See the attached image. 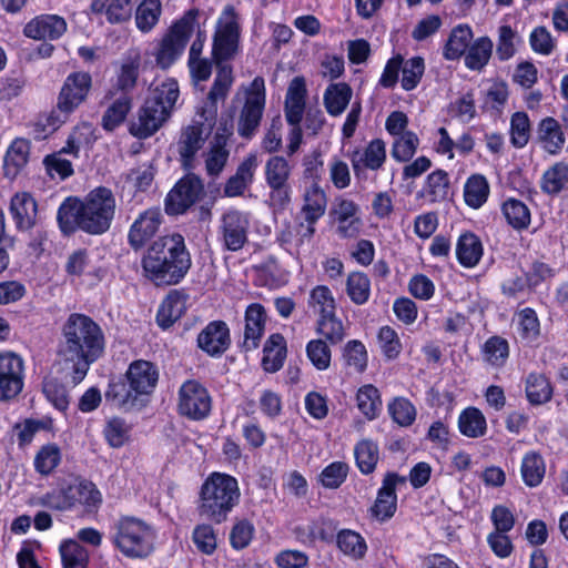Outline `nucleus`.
I'll use <instances>...</instances> for the list:
<instances>
[{"label":"nucleus","mask_w":568,"mask_h":568,"mask_svg":"<svg viewBox=\"0 0 568 568\" xmlns=\"http://www.w3.org/2000/svg\"><path fill=\"white\" fill-rule=\"evenodd\" d=\"M158 381L159 371L153 363L144 359L134 361L129 365L124 378L110 382L105 399L120 409L141 408L154 390Z\"/></svg>","instance_id":"nucleus-4"},{"label":"nucleus","mask_w":568,"mask_h":568,"mask_svg":"<svg viewBox=\"0 0 568 568\" xmlns=\"http://www.w3.org/2000/svg\"><path fill=\"white\" fill-rule=\"evenodd\" d=\"M245 327L242 347L245 351H253L258 347L265 331L266 312L262 304L252 303L245 311Z\"/></svg>","instance_id":"nucleus-24"},{"label":"nucleus","mask_w":568,"mask_h":568,"mask_svg":"<svg viewBox=\"0 0 568 568\" xmlns=\"http://www.w3.org/2000/svg\"><path fill=\"white\" fill-rule=\"evenodd\" d=\"M327 197L324 190L315 182L308 185L303 193L301 214L304 222L300 224L303 239H311L315 233V224L326 212Z\"/></svg>","instance_id":"nucleus-17"},{"label":"nucleus","mask_w":568,"mask_h":568,"mask_svg":"<svg viewBox=\"0 0 568 568\" xmlns=\"http://www.w3.org/2000/svg\"><path fill=\"white\" fill-rule=\"evenodd\" d=\"M61 462V450L54 443H49L40 447L36 453L33 466L38 474L49 476L54 471Z\"/></svg>","instance_id":"nucleus-48"},{"label":"nucleus","mask_w":568,"mask_h":568,"mask_svg":"<svg viewBox=\"0 0 568 568\" xmlns=\"http://www.w3.org/2000/svg\"><path fill=\"white\" fill-rule=\"evenodd\" d=\"M392 419L402 427L410 426L416 419V408L405 397H396L387 405Z\"/></svg>","instance_id":"nucleus-59"},{"label":"nucleus","mask_w":568,"mask_h":568,"mask_svg":"<svg viewBox=\"0 0 568 568\" xmlns=\"http://www.w3.org/2000/svg\"><path fill=\"white\" fill-rule=\"evenodd\" d=\"M568 184V163L556 162L541 176L540 189L547 195L559 194Z\"/></svg>","instance_id":"nucleus-43"},{"label":"nucleus","mask_w":568,"mask_h":568,"mask_svg":"<svg viewBox=\"0 0 568 568\" xmlns=\"http://www.w3.org/2000/svg\"><path fill=\"white\" fill-rule=\"evenodd\" d=\"M110 539L123 556L144 558L153 551L155 532L143 519L125 515L112 523Z\"/></svg>","instance_id":"nucleus-7"},{"label":"nucleus","mask_w":568,"mask_h":568,"mask_svg":"<svg viewBox=\"0 0 568 568\" xmlns=\"http://www.w3.org/2000/svg\"><path fill=\"white\" fill-rule=\"evenodd\" d=\"M538 138L544 150L549 154L559 153L566 141L560 124L550 116L541 120L538 128Z\"/></svg>","instance_id":"nucleus-35"},{"label":"nucleus","mask_w":568,"mask_h":568,"mask_svg":"<svg viewBox=\"0 0 568 568\" xmlns=\"http://www.w3.org/2000/svg\"><path fill=\"white\" fill-rule=\"evenodd\" d=\"M493 41L489 37H480L470 42L465 55V65L469 70L479 71L488 64L493 53Z\"/></svg>","instance_id":"nucleus-42"},{"label":"nucleus","mask_w":568,"mask_h":568,"mask_svg":"<svg viewBox=\"0 0 568 568\" xmlns=\"http://www.w3.org/2000/svg\"><path fill=\"white\" fill-rule=\"evenodd\" d=\"M356 406L367 420L376 419L383 408L378 388L372 384L359 387L356 393Z\"/></svg>","instance_id":"nucleus-36"},{"label":"nucleus","mask_w":568,"mask_h":568,"mask_svg":"<svg viewBox=\"0 0 568 568\" xmlns=\"http://www.w3.org/2000/svg\"><path fill=\"white\" fill-rule=\"evenodd\" d=\"M52 420L50 418L33 419L27 418L21 423L14 425V432L19 447H24L31 444L36 434L40 430H50Z\"/></svg>","instance_id":"nucleus-57"},{"label":"nucleus","mask_w":568,"mask_h":568,"mask_svg":"<svg viewBox=\"0 0 568 568\" xmlns=\"http://www.w3.org/2000/svg\"><path fill=\"white\" fill-rule=\"evenodd\" d=\"M65 31V20L57 14L38 16L30 20L23 29L24 36L34 40H57Z\"/></svg>","instance_id":"nucleus-23"},{"label":"nucleus","mask_w":568,"mask_h":568,"mask_svg":"<svg viewBox=\"0 0 568 568\" xmlns=\"http://www.w3.org/2000/svg\"><path fill=\"white\" fill-rule=\"evenodd\" d=\"M241 27L232 6L221 12L213 36L212 55L217 65L233 59L240 50Z\"/></svg>","instance_id":"nucleus-9"},{"label":"nucleus","mask_w":568,"mask_h":568,"mask_svg":"<svg viewBox=\"0 0 568 568\" xmlns=\"http://www.w3.org/2000/svg\"><path fill=\"white\" fill-rule=\"evenodd\" d=\"M449 179L445 171L437 170L427 176L426 185L424 186V195L430 202L444 200L448 194Z\"/></svg>","instance_id":"nucleus-61"},{"label":"nucleus","mask_w":568,"mask_h":568,"mask_svg":"<svg viewBox=\"0 0 568 568\" xmlns=\"http://www.w3.org/2000/svg\"><path fill=\"white\" fill-rule=\"evenodd\" d=\"M343 357L347 366L357 373H363L367 367L368 355L365 345L357 339L346 343Z\"/></svg>","instance_id":"nucleus-64"},{"label":"nucleus","mask_w":568,"mask_h":568,"mask_svg":"<svg viewBox=\"0 0 568 568\" xmlns=\"http://www.w3.org/2000/svg\"><path fill=\"white\" fill-rule=\"evenodd\" d=\"M308 306L320 317L336 313L335 298L332 291L325 285H317L311 291Z\"/></svg>","instance_id":"nucleus-55"},{"label":"nucleus","mask_w":568,"mask_h":568,"mask_svg":"<svg viewBox=\"0 0 568 568\" xmlns=\"http://www.w3.org/2000/svg\"><path fill=\"white\" fill-rule=\"evenodd\" d=\"M292 166L282 155L271 156L264 168L265 182L267 185L288 184Z\"/></svg>","instance_id":"nucleus-50"},{"label":"nucleus","mask_w":568,"mask_h":568,"mask_svg":"<svg viewBox=\"0 0 568 568\" xmlns=\"http://www.w3.org/2000/svg\"><path fill=\"white\" fill-rule=\"evenodd\" d=\"M62 337L59 355L65 364H71L72 382L79 384L103 353V332L91 317L72 313L63 324Z\"/></svg>","instance_id":"nucleus-1"},{"label":"nucleus","mask_w":568,"mask_h":568,"mask_svg":"<svg viewBox=\"0 0 568 568\" xmlns=\"http://www.w3.org/2000/svg\"><path fill=\"white\" fill-rule=\"evenodd\" d=\"M286 342L283 335L272 334L263 348V368L268 373H275L282 368L286 358Z\"/></svg>","instance_id":"nucleus-33"},{"label":"nucleus","mask_w":568,"mask_h":568,"mask_svg":"<svg viewBox=\"0 0 568 568\" xmlns=\"http://www.w3.org/2000/svg\"><path fill=\"white\" fill-rule=\"evenodd\" d=\"M92 77L85 71H74L67 75L57 99V110L68 116L89 97Z\"/></svg>","instance_id":"nucleus-12"},{"label":"nucleus","mask_w":568,"mask_h":568,"mask_svg":"<svg viewBox=\"0 0 568 568\" xmlns=\"http://www.w3.org/2000/svg\"><path fill=\"white\" fill-rule=\"evenodd\" d=\"M162 217L159 209H149L135 219L128 233V242L134 251L142 248L158 233Z\"/></svg>","instance_id":"nucleus-20"},{"label":"nucleus","mask_w":568,"mask_h":568,"mask_svg":"<svg viewBox=\"0 0 568 568\" xmlns=\"http://www.w3.org/2000/svg\"><path fill=\"white\" fill-rule=\"evenodd\" d=\"M519 37L515 30L508 24L498 28V39L496 47V55L500 61L511 59L516 53V43Z\"/></svg>","instance_id":"nucleus-63"},{"label":"nucleus","mask_w":568,"mask_h":568,"mask_svg":"<svg viewBox=\"0 0 568 568\" xmlns=\"http://www.w3.org/2000/svg\"><path fill=\"white\" fill-rule=\"evenodd\" d=\"M132 108V100L129 95L123 94L113 101V103L105 110L102 116V128L106 131H113L125 120L128 113Z\"/></svg>","instance_id":"nucleus-49"},{"label":"nucleus","mask_w":568,"mask_h":568,"mask_svg":"<svg viewBox=\"0 0 568 568\" xmlns=\"http://www.w3.org/2000/svg\"><path fill=\"white\" fill-rule=\"evenodd\" d=\"M179 94L178 81L172 78L151 88L136 119L130 123V133L138 139H148L156 133L170 119Z\"/></svg>","instance_id":"nucleus-5"},{"label":"nucleus","mask_w":568,"mask_h":568,"mask_svg":"<svg viewBox=\"0 0 568 568\" xmlns=\"http://www.w3.org/2000/svg\"><path fill=\"white\" fill-rule=\"evenodd\" d=\"M60 555L63 568H87L89 552L78 541L68 539L60 545Z\"/></svg>","instance_id":"nucleus-51"},{"label":"nucleus","mask_w":568,"mask_h":568,"mask_svg":"<svg viewBox=\"0 0 568 568\" xmlns=\"http://www.w3.org/2000/svg\"><path fill=\"white\" fill-rule=\"evenodd\" d=\"M30 143L26 139H16L9 145L6 155L3 170L8 179H14L26 166L29 159Z\"/></svg>","instance_id":"nucleus-32"},{"label":"nucleus","mask_w":568,"mask_h":568,"mask_svg":"<svg viewBox=\"0 0 568 568\" xmlns=\"http://www.w3.org/2000/svg\"><path fill=\"white\" fill-rule=\"evenodd\" d=\"M405 478L396 473H387L383 479L382 487L377 491V497L371 508L372 516L379 521L390 519L397 509L396 487L398 484H405Z\"/></svg>","instance_id":"nucleus-18"},{"label":"nucleus","mask_w":568,"mask_h":568,"mask_svg":"<svg viewBox=\"0 0 568 568\" xmlns=\"http://www.w3.org/2000/svg\"><path fill=\"white\" fill-rule=\"evenodd\" d=\"M356 464L363 474L374 471L379 455L377 444L369 439L361 440L354 449Z\"/></svg>","instance_id":"nucleus-56"},{"label":"nucleus","mask_w":568,"mask_h":568,"mask_svg":"<svg viewBox=\"0 0 568 568\" xmlns=\"http://www.w3.org/2000/svg\"><path fill=\"white\" fill-rule=\"evenodd\" d=\"M196 12L190 10L170 28L155 53L156 64L160 68H170L182 54L194 30Z\"/></svg>","instance_id":"nucleus-10"},{"label":"nucleus","mask_w":568,"mask_h":568,"mask_svg":"<svg viewBox=\"0 0 568 568\" xmlns=\"http://www.w3.org/2000/svg\"><path fill=\"white\" fill-rule=\"evenodd\" d=\"M338 549L347 557L359 560L367 551V544L364 537L355 530L342 529L336 535Z\"/></svg>","instance_id":"nucleus-44"},{"label":"nucleus","mask_w":568,"mask_h":568,"mask_svg":"<svg viewBox=\"0 0 568 568\" xmlns=\"http://www.w3.org/2000/svg\"><path fill=\"white\" fill-rule=\"evenodd\" d=\"M483 244L474 233L462 234L456 244V256L465 267L476 266L483 256Z\"/></svg>","instance_id":"nucleus-34"},{"label":"nucleus","mask_w":568,"mask_h":568,"mask_svg":"<svg viewBox=\"0 0 568 568\" xmlns=\"http://www.w3.org/2000/svg\"><path fill=\"white\" fill-rule=\"evenodd\" d=\"M211 407V396L200 382L189 379L181 385L178 409L182 416L192 420H202L209 416Z\"/></svg>","instance_id":"nucleus-13"},{"label":"nucleus","mask_w":568,"mask_h":568,"mask_svg":"<svg viewBox=\"0 0 568 568\" xmlns=\"http://www.w3.org/2000/svg\"><path fill=\"white\" fill-rule=\"evenodd\" d=\"M306 95L305 79L303 77L293 78L288 84L284 103L285 119L288 124L301 123L305 111Z\"/></svg>","instance_id":"nucleus-25"},{"label":"nucleus","mask_w":568,"mask_h":568,"mask_svg":"<svg viewBox=\"0 0 568 568\" xmlns=\"http://www.w3.org/2000/svg\"><path fill=\"white\" fill-rule=\"evenodd\" d=\"M473 38L474 33L468 24L462 23L453 28L443 50L444 58L454 61L463 57Z\"/></svg>","instance_id":"nucleus-31"},{"label":"nucleus","mask_w":568,"mask_h":568,"mask_svg":"<svg viewBox=\"0 0 568 568\" xmlns=\"http://www.w3.org/2000/svg\"><path fill=\"white\" fill-rule=\"evenodd\" d=\"M355 173L363 169L379 170L386 161V144L381 139L372 140L363 152L354 151L351 155Z\"/></svg>","instance_id":"nucleus-27"},{"label":"nucleus","mask_w":568,"mask_h":568,"mask_svg":"<svg viewBox=\"0 0 568 568\" xmlns=\"http://www.w3.org/2000/svg\"><path fill=\"white\" fill-rule=\"evenodd\" d=\"M257 165V156L255 154L246 156L237 166L235 174L226 181L223 190L224 195L227 197L242 195L253 183Z\"/></svg>","instance_id":"nucleus-26"},{"label":"nucleus","mask_w":568,"mask_h":568,"mask_svg":"<svg viewBox=\"0 0 568 568\" xmlns=\"http://www.w3.org/2000/svg\"><path fill=\"white\" fill-rule=\"evenodd\" d=\"M530 121L525 112H516L510 119V142L521 149L527 145L530 138Z\"/></svg>","instance_id":"nucleus-62"},{"label":"nucleus","mask_w":568,"mask_h":568,"mask_svg":"<svg viewBox=\"0 0 568 568\" xmlns=\"http://www.w3.org/2000/svg\"><path fill=\"white\" fill-rule=\"evenodd\" d=\"M232 83V68L227 64H220L213 85L207 94V100L204 105L197 110V115L201 119H205L211 122L216 121L217 101L224 100L227 97Z\"/></svg>","instance_id":"nucleus-19"},{"label":"nucleus","mask_w":568,"mask_h":568,"mask_svg":"<svg viewBox=\"0 0 568 568\" xmlns=\"http://www.w3.org/2000/svg\"><path fill=\"white\" fill-rule=\"evenodd\" d=\"M501 213L507 222L516 231L528 229L531 222L529 207L520 200L509 197L501 205Z\"/></svg>","instance_id":"nucleus-40"},{"label":"nucleus","mask_w":568,"mask_h":568,"mask_svg":"<svg viewBox=\"0 0 568 568\" xmlns=\"http://www.w3.org/2000/svg\"><path fill=\"white\" fill-rule=\"evenodd\" d=\"M115 213V197L105 186L90 191L83 200L65 199L59 206L57 220L64 234L81 230L88 234L106 232Z\"/></svg>","instance_id":"nucleus-2"},{"label":"nucleus","mask_w":568,"mask_h":568,"mask_svg":"<svg viewBox=\"0 0 568 568\" xmlns=\"http://www.w3.org/2000/svg\"><path fill=\"white\" fill-rule=\"evenodd\" d=\"M233 101L241 103L236 122L237 133L241 138L250 140L256 134L265 110L264 79L256 77L250 84L241 85Z\"/></svg>","instance_id":"nucleus-8"},{"label":"nucleus","mask_w":568,"mask_h":568,"mask_svg":"<svg viewBox=\"0 0 568 568\" xmlns=\"http://www.w3.org/2000/svg\"><path fill=\"white\" fill-rule=\"evenodd\" d=\"M403 73L402 88L405 91L414 90L420 82L425 71V62L420 57H413L406 61L403 60L400 68Z\"/></svg>","instance_id":"nucleus-60"},{"label":"nucleus","mask_w":568,"mask_h":568,"mask_svg":"<svg viewBox=\"0 0 568 568\" xmlns=\"http://www.w3.org/2000/svg\"><path fill=\"white\" fill-rule=\"evenodd\" d=\"M141 55L138 51L130 53L121 63L116 75V88L124 93L132 91L139 78Z\"/></svg>","instance_id":"nucleus-45"},{"label":"nucleus","mask_w":568,"mask_h":568,"mask_svg":"<svg viewBox=\"0 0 568 568\" xmlns=\"http://www.w3.org/2000/svg\"><path fill=\"white\" fill-rule=\"evenodd\" d=\"M72 508L84 506L88 509L101 504L102 497L95 485L91 481H79L67 486Z\"/></svg>","instance_id":"nucleus-39"},{"label":"nucleus","mask_w":568,"mask_h":568,"mask_svg":"<svg viewBox=\"0 0 568 568\" xmlns=\"http://www.w3.org/2000/svg\"><path fill=\"white\" fill-rule=\"evenodd\" d=\"M250 220L247 214L239 210H229L221 216L219 241L226 251H240L247 242Z\"/></svg>","instance_id":"nucleus-15"},{"label":"nucleus","mask_w":568,"mask_h":568,"mask_svg":"<svg viewBox=\"0 0 568 568\" xmlns=\"http://www.w3.org/2000/svg\"><path fill=\"white\" fill-rule=\"evenodd\" d=\"M225 140L219 135L205 158V170L210 176H217L226 165L230 151L225 148Z\"/></svg>","instance_id":"nucleus-54"},{"label":"nucleus","mask_w":568,"mask_h":568,"mask_svg":"<svg viewBox=\"0 0 568 568\" xmlns=\"http://www.w3.org/2000/svg\"><path fill=\"white\" fill-rule=\"evenodd\" d=\"M230 345V328L223 321L210 322L197 336V346L213 357L222 355Z\"/></svg>","instance_id":"nucleus-21"},{"label":"nucleus","mask_w":568,"mask_h":568,"mask_svg":"<svg viewBox=\"0 0 568 568\" xmlns=\"http://www.w3.org/2000/svg\"><path fill=\"white\" fill-rule=\"evenodd\" d=\"M162 12L160 0H143L135 11V23L140 31L149 32L159 22Z\"/></svg>","instance_id":"nucleus-52"},{"label":"nucleus","mask_w":568,"mask_h":568,"mask_svg":"<svg viewBox=\"0 0 568 568\" xmlns=\"http://www.w3.org/2000/svg\"><path fill=\"white\" fill-rule=\"evenodd\" d=\"M346 293L356 305L367 303L371 296V280L363 272H352L346 280Z\"/></svg>","instance_id":"nucleus-53"},{"label":"nucleus","mask_w":568,"mask_h":568,"mask_svg":"<svg viewBox=\"0 0 568 568\" xmlns=\"http://www.w3.org/2000/svg\"><path fill=\"white\" fill-rule=\"evenodd\" d=\"M489 184L481 174L470 175L464 185V199L468 206L479 209L487 201Z\"/></svg>","instance_id":"nucleus-46"},{"label":"nucleus","mask_w":568,"mask_h":568,"mask_svg":"<svg viewBox=\"0 0 568 568\" xmlns=\"http://www.w3.org/2000/svg\"><path fill=\"white\" fill-rule=\"evenodd\" d=\"M215 121L201 119L197 114L190 124L181 129L176 150L183 169L190 171L195 168L196 154L211 135Z\"/></svg>","instance_id":"nucleus-11"},{"label":"nucleus","mask_w":568,"mask_h":568,"mask_svg":"<svg viewBox=\"0 0 568 568\" xmlns=\"http://www.w3.org/2000/svg\"><path fill=\"white\" fill-rule=\"evenodd\" d=\"M134 0H92L90 10L95 16H104L106 21L115 24L130 20Z\"/></svg>","instance_id":"nucleus-28"},{"label":"nucleus","mask_w":568,"mask_h":568,"mask_svg":"<svg viewBox=\"0 0 568 568\" xmlns=\"http://www.w3.org/2000/svg\"><path fill=\"white\" fill-rule=\"evenodd\" d=\"M191 265V254L184 237L179 233L159 237L148 247L141 260L144 277L156 286L180 283Z\"/></svg>","instance_id":"nucleus-3"},{"label":"nucleus","mask_w":568,"mask_h":568,"mask_svg":"<svg viewBox=\"0 0 568 568\" xmlns=\"http://www.w3.org/2000/svg\"><path fill=\"white\" fill-rule=\"evenodd\" d=\"M552 386L549 379L540 373H529L525 382V393L531 405H542L552 397Z\"/></svg>","instance_id":"nucleus-37"},{"label":"nucleus","mask_w":568,"mask_h":568,"mask_svg":"<svg viewBox=\"0 0 568 568\" xmlns=\"http://www.w3.org/2000/svg\"><path fill=\"white\" fill-rule=\"evenodd\" d=\"M187 295L183 291L172 290L165 296L156 314V322L162 328H169L186 311Z\"/></svg>","instance_id":"nucleus-29"},{"label":"nucleus","mask_w":568,"mask_h":568,"mask_svg":"<svg viewBox=\"0 0 568 568\" xmlns=\"http://www.w3.org/2000/svg\"><path fill=\"white\" fill-rule=\"evenodd\" d=\"M353 90L346 82L331 83L324 91L323 103L327 113L339 116L347 109Z\"/></svg>","instance_id":"nucleus-30"},{"label":"nucleus","mask_w":568,"mask_h":568,"mask_svg":"<svg viewBox=\"0 0 568 568\" xmlns=\"http://www.w3.org/2000/svg\"><path fill=\"white\" fill-rule=\"evenodd\" d=\"M240 487L235 477L224 473H212L200 490L199 514L221 524L240 501Z\"/></svg>","instance_id":"nucleus-6"},{"label":"nucleus","mask_w":568,"mask_h":568,"mask_svg":"<svg viewBox=\"0 0 568 568\" xmlns=\"http://www.w3.org/2000/svg\"><path fill=\"white\" fill-rule=\"evenodd\" d=\"M458 429L468 438H479L487 433V420L477 407H467L458 416Z\"/></svg>","instance_id":"nucleus-38"},{"label":"nucleus","mask_w":568,"mask_h":568,"mask_svg":"<svg viewBox=\"0 0 568 568\" xmlns=\"http://www.w3.org/2000/svg\"><path fill=\"white\" fill-rule=\"evenodd\" d=\"M24 362L12 352L0 353V402L17 397L23 388Z\"/></svg>","instance_id":"nucleus-16"},{"label":"nucleus","mask_w":568,"mask_h":568,"mask_svg":"<svg viewBox=\"0 0 568 568\" xmlns=\"http://www.w3.org/2000/svg\"><path fill=\"white\" fill-rule=\"evenodd\" d=\"M131 427L120 417H112L106 420L103 428V436L112 448L122 447L130 438Z\"/></svg>","instance_id":"nucleus-58"},{"label":"nucleus","mask_w":568,"mask_h":568,"mask_svg":"<svg viewBox=\"0 0 568 568\" xmlns=\"http://www.w3.org/2000/svg\"><path fill=\"white\" fill-rule=\"evenodd\" d=\"M520 474L526 486L530 488L539 486L546 474L542 456L532 450L526 453L521 460Z\"/></svg>","instance_id":"nucleus-41"},{"label":"nucleus","mask_w":568,"mask_h":568,"mask_svg":"<svg viewBox=\"0 0 568 568\" xmlns=\"http://www.w3.org/2000/svg\"><path fill=\"white\" fill-rule=\"evenodd\" d=\"M484 361L494 367H503L509 357L508 341L501 336L489 337L481 346Z\"/></svg>","instance_id":"nucleus-47"},{"label":"nucleus","mask_w":568,"mask_h":568,"mask_svg":"<svg viewBox=\"0 0 568 568\" xmlns=\"http://www.w3.org/2000/svg\"><path fill=\"white\" fill-rule=\"evenodd\" d=\"M204 195L202 180L189 173L180 179L165 199V210L169 214L178 215L185 213Z\"/></svg>","instance_id":"nucleus-14"},{"label":"nucleus","mask_w":568,"mask_h":568,"mask_svg":"<svg viewBox=\"0 0 568 568\" xmlns=\"http://www.w3.org/2000/svg\"><path fill=\"white\" fill-rule=\"evenodd\" d=\"M9 211L18 231H30L38 223V204L28 192L16 193L11 197Z\"/></svg>","instance_id":"nucleus-22"}]
</instances>
